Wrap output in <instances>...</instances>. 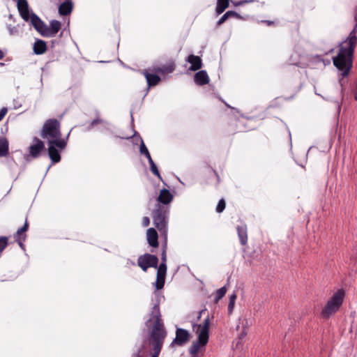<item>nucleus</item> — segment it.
<instances>
[{
  "label": "nucleus",
  "mask_w": 357,
  "mask_h": 357,
  "mask_svg": "<svg viewBox=\"0 0 357 357\" xmlns=\"http://www.w3.org/2000/svg\"><path fill=\"white\" fill-rule=\"evenodd\" d=\"M17 9L19 10L20 16L25 20H29V10L28 2L26 0H17Z\"/></svg>",
  "instance_id": "f8f14e48"
},
{
  "label": "nucleus",
  "mask_w": 357,
  "mask_h": 357,
  "mask_svg": "<svg viewBox=\"0 0 357 357\" xmlns=\"http://www.w3.org/2000/svg\"><path fill=\"white\" fill-rule=\"evenodd\" d=\"M28 229V224L26 222L24 225L20 229L17 230L16 233V238L17 240L19 241V245L20 247H22V241L24 240L25 238V234L24 233Z\"/></svg>",
  "instance_id": "412c9836"
},
{
  "label": "nucleus",
  "mask_w": 357,
  "mask_h": 357,
  "mask_svg": "<svg viewBox=\"0 0 357 357\" xmlns=\"http://www.w3.org/2000/svg\"><path fill=\"white\" fill-rule=\"evenodd\" d=\"M146 157L147 158L149 163L153 162L149 153H147V155H146Z\"/></svg>",
  "instance_id": "e433bc0d"
},
{
  "label": "nucleus",
  "mask_w": 357,
  "mask_h": 357,
  "mask_svg": "<svg viewBox=\"0 0 357 357\" xmlns=\"http://www.w3.org/2000/svg\"><path fill=\"white\" fill-rule=\"evenodd\" d=\"M190 339V333L188 331L179 328L176 331V338L173 341L172 344H177L178 345H183V344L188 342Z\"/></svg>",
  "instance_id": "9b49d317"
},
{
  "label": "nucleus",
  "mask_w": 357,
  "mask_h": 357,
  "mask_svg": "<svg viewBox=\"0 0 357 357\" xmlns=\"http://www.w3.org/2000/svg\"><path fill=\"white\" fill-rule=\"evenodd\" d=\"M144 75L146 79L147 83L149 86H155L156 85L160 80V78L159 76L149 73L146 71L144 72Z\"/></svg>",
  "instance_id": "aec40b11"
},
{
  "label": "nucleus",
  "mask_w": 357,
  "mask_h": 357,
  "mask_svg": "<svg viewBox=\"0 0 357 357\" xmlns=\"http://www.w3.org/2000/svg\"><path fill=\"white\" fill-rule=\"evenodd\" d=\"M29 20L34 28L42 35L44 36V31L46 24L34 13L29 16Z\"/></svg>",
  "instance_id": "ddd939ff"
},
{
  "label": "nucleus",
  "mask_w": 357,
  "mask_h": 357,
  "mask_svg": "<svg viewBox=\"0 0 357 357\" xmlns=\"http://www.w3.org/2000/svg\"><path fill=\"white\" fill-rule=\"evenodd\" d=\"M357 38L355 31H352L348 38L340 45L337 55L333 58L334 66L340 72L342 77L349 74L352 67V56L356 44Z\"/></svg>",
  "instance_id": "f03ea898"
},
{
  "label": "nucleus",
  "mask_w": 357,
  "mask_h": 357,
  "mask_svg": "<svg viewBox=\"0 0 357 357\" xmlns=\"http://www.w3.org/2000/svg\"><path fill=\"white\" fill-rule=\"evenodd\" d=\"M8 153V143L6 139H0V156H5Z\"/></svg>",
  "instance_id": "5701e85b"
},
{
  "label": "nucleus",
  "mask_w": 357,
  "mask_h": 357,
  "mask_svg": "<svg viewBox=\"0 0 357 357\" xmlns=\"http://www.w3.org/2000/svg\"><path fill=\"white\" fill-rule=\"evenodd\" d=\"M153 222L154 225L160 231L164 234L166 233L167 222L165 220V215L163 213L160 211H155L153 215Z\"/></svg>",
  "instance_id": "0eeeda50"
},
{
  "label": "nucleus",
  "mask_w": 357,
  "mask_h": 357,
  "mask_svg": "<svg viewBox=\"0 0 357 357\" xmlns=\"http://www.w3.org/2000/svg\"><path fill=\"white\" fill-rule=\"evenodd\" d=\"M8 245V238L6 237H0V252L3 250Z\"/></svg>",
  "instance_id": "c756f323"
},
{
  "label": "nucleus",
  "mask_w": 357,
  "mask_h": 357,
  "mask_svg": "<svg viewBox=\"0 0 357 357\" xmlns=\"http://www.w3.org/2000/svg\"><path fill=\"white\" fill-rule=\"evenodd\" d=\"M225 208V202L223 199H220L217 205L216 211L218 213H221Z\"/></svg>",
  "instance_id": "c85d7f7f"
},
{
  "label": "nucleus",
  "mask_w": 357,
  "mask_h": 357,
  "mask_svg": "<svg viewBox=\"0 0 357 357\" xmlns=\"http://www.w3.org/2000/svg\"><path fill=\"white\" fill-rule=\"evenodd\" d=\"M226 287H223L216 291L215 293V301L218 302L226 294Z\"/></svg>",
  "instance_id": "cd10ccee"
},
{
  "label": "nucleus",
  "mask_w": 357,
  "mask_h": 357,
  "mask_svg": "<svg viewBox=\"0 0 357 357\" xmlns=\"http://www.w3.org/2000/svg\"><path fill=\"white\" fill-rule=\"evenodd\" d=\"M137 263L144 271H146L149 267L157 268L158 259L155 255L146 254L139 257Z\"/></svg>",
  "instance_id": "423d86ee"
},
{
  "label": "nucleus",
  "mask_w": 357,
  "mask_h": 357,
  "mask_svg": "<svg viewBox=\"0 0 357 357\" xmlns=\"http://www.w3.org/2000/svg\"><path fill=\"white\" fill-rule=\"evenodd\" d=\"M229 6V0H218L216 12L221 14Z\"/></svg>",
  "instance_id": "4be33fe9"
},
{
  "label": "nucleus",
  "mask_w": 357,
  "mask_h": 357,
  "mask_svg": "<svg viewBox=\"0 0 357 357\" xmlns=\"http://www.w3.org/2000/svg\"><path fill=\"white\" fill-rule=\"evenodd\" d=\"M33 49L36 54H43L47 50V45L45 41L37 40L33 44Z\"/></svg>",
  "instance_id": "a211bd4d"
},
{
  "label": "nucleus",
  "mask_w": 357,
  "mask_h": 357,
  "mask_svg": "<svg viewBox=\"0 0 357 357\" xmlns=\"http://www.w3.org/2000/svg\"><path fill=\"white\" fill-rule=\"evenodd\" d=\"M73 8L72 2L70 1L61 3L59 7V12L61 15H67L71 13Z\"/></svg>",
  "instance_id": "6ab92c4d"
},
{
  "label": "nucleus",
  "mask_w": 357,
  "mask_h": 357,
  "mask_svg": "<svg viewBox=\"0 0 357 357\" xmlns=\"http://www.w3.org/2000/svg\"><path fill=\"white\" fill-rule=\"evenodd\" d=\"M236 15V13L234 12V11H227L226 13H225L221 17L220 19L217 22V24L218 26H220L222 24H223L228 17H231V16H234Z\"/></svg>",
  "instance_id": "bb28decb"
},
{
  "label": "nucleus",
  "mask_w": 357,
  "mask_h": 357,
  "mask_svg": "<svg viewBox=\"0 0 357 357\" xmlns=\"http://www.w3.org/2000/svg\"><path fill=\"white\" fill-rule=\"evenodd\" d=\"M344 298V291L339 289L328 300L326 306L322 310L321 315L324 318H328L335 313L340 307Z\"/></svg>",
  "instance_id": "39448f33"
},
{
  "label": "nucleus",
  "mask_w": 357,
  "mask_h": 357,
  "mask_svg": "<svg viewBox=\"0 0 357 357\" xmlns=\"http://www.w3.org/2000/svg\"><path fill=\"white\" fill-rule=\"evenodd\" d=\"M264 22L266 23L268 26H271L274 24L273 21H269V20L264 21Z\"/></svg>",
  "instance_id": "4c0bfd02"
},
{
  "label": "nucleus",
  "mask_w": 357,
  "mask_h": 357,
  "mask_svg": "<svg viewBox=\"0 0 357 357\" xmlns=\"http://www.w3.org/2000/svg\"><path fill=\"white\" fill-rule=\"evenodd\" d=\"M3 53L0 50V59H3Z\"/></svg>",
  "instance_id": "58836bf2"
},
{
  "label": "nucleus",
  "mask_w": 357,
  "mask_h": 357,
  "mask_svg": "<svg viewBox=\"0 0 357 357\" xmlns=\"http://www.w3.org/2000/svg\"><path fill=\"white\" fill-rule=\"evenodd\" d=\"M166 257H166V252H165V251L164 250V251L162 252V263H165V264H166V260H167V258H166Z\"/></svg>",
  "instance_id": "c9c22d12"
},
{
  "label": "nucleus",
  "mask_w": 357,
  "mask_h": 357,
  "mask_svg": "<svg viewBox=\"0 0 357 357\" xmlns=\"http://www.w3.org/2000/svg\"><path fill=\"white\" fill-rule=\"evenodd\" d=\"M61 22L57 20L50 22V26H45L44 36L45 37H54L61 29Z\"/></svg>",
  "instance_id": "9d476101"
},
{
  "label": "nucleus",
  "mask_w": 357,
  "mask_h": 357,
  "mask_svg": "<svg viewBox=\"0 0 357 357\" xmlns=\"http://www.w3.org/2000/svg\"><path fill=\"white\" fill-rule=\"evenodd\" d=\"M146 236H147V241H148L149 244L153 248L158 247V234H157L155 229L153 228H149L147 230Z\"/></svg>",
  "instance_id": "4468645a"
},
{
  "label": "nucleus",
  "mask_w": 357,
  "mask_h": 357,
  "mask_svg": "<svg viewBox=\"0 0 357 357\" xmlns=\"http://www.w3.org/2000/svg\"><path fill=\"white\" fill-rule=\"evenodd\" d=\"M237 230L241 244L245 245L247 243L246 229L243 227H238Z\"/></svg>",
  "instance_id": "b1692460"
},
{
  "label": "nucleus",
  "mask_w": 357,
  "mask_h": 357,
  "mask_svg": "<svg viewBox=\"0 0 357 357\" xmlns=\"http://www.w3.org/2000/svg\"><path fill=\"white\" fill-rule=\"evenodd\" d=\"M41 136L48 141V154L52 162H59V150L63 149L66 146V140L61 139L59 122L56 119L47 120L43 127Z\"/></svg>",
  "instance_id": "f257e3e1"
},
{
  "label": "nucleus",
  "mask_w": 357,
  "mask_h": 357,
  "mask_svg": "<svg viewBox=\"0 0 357 357\" xmlns=\"http://www.w3.org/2000/svg\"><path fill=\"white\" fill-rule=\"evenodd\" d=\"M236 298H237V296H236V294H232L229 296V304H228V312H229V314H231L232 312H233Z\"/></svg>",
  "instance_id": "a878e982"
},
{
  "label": "nucleus",
  "mask_w": 357,
  "mask_h": 357,
  "mask_svg": "<svg viewBox=\"0 0 357 357\" xmlns=\"http://www.w3.org/2000/svg\"><path fill=\"white\" fill-rule=\"evenodd\" d=\"M187 61L191 64L190 70L192 71L197 70L202 68V60L200 57L195 55H190Z\"/></svg>",
  "instance_id": "2eb2a0df"
},
{
  "label": "nucleus",
  "mask_w": 357,
  "mask_h": 357,
  "mask_svg": "<svg viewBox=\"0 0 357 357\" xmlns=\"http://www.w3.org/2000/svg\"><path fill=\"white\" fill-rule=\"evenodd\" d=\"M149 321H153L154 323L150 337V344L152 345L153 350L151 357H158L166 335L163 325L160 319L158 306L155 305L153 307L151 317Z\"/></svg>",
  "instance_id": "7ed1b4c3"
},
{
  "label": "nucleus",
  "mask_w": 357,
  "mask_h": 357,
  "mask_svg": "<svg viewBox=\"0 0 357 357\" xmlns=\"http://www.w3.org/2000/svg\"><path fill=\"white\" fill-rule=\"evenodd\" d=\"M140 152L142 154H144L145 155H147V153H149L146 146L142 144L140 146Z\"/></svg>",
  "instance_id": "473e14b6"
},
{
  "label": "nucleus",
  "mask_w": 357,
  "mask_h": 357,
  "mask_svg": "<svg viewBox=\"0 0 357 357\" xmlns=\"http://www.w3.org/2000/svg\"><path fill=\"white\" fill-rule=\"evenodd\" d=\"M45 145L43 142L37 137L33 140V144L29 146V153L33 158L39 156L40 151L44 150Z\"/></svg>",
  "instance_id": "1a4fd4ad"
},
{
  "label": "nucleus",
  "mask_w": 357,
  "mask_h": 357,
  "mask_svg": "<svg viewBox=\"0 0 357 357\" xmlns=\"http://www.w3.org/2000/svg\"><path fill=\"white\" fill-rule=\"evenodd\" d=\"M210 319L206 317L203 323L193 326L197 340L192 342L189 348L190 357H199V354L203 351L209 338Z\"/></svg>",
  "instance_id": "20e7f679"
},
{
  "label": "nucleus",
  "mask_w": 357,
  "mask_h": 357,
  "mask_svg": "<svg viewBox=\"0 0 357 357\" xmlns=\"http://www.w3.org/2000/svg\"><path fill=\"white\" fill-rule=\"evenodd\" d=\"M167 272V265L165 263H161L158 268L157 279L155 282V287L157 289H160L163 287L165 283V278Z\"/></svg>",
  "instance_id": "6e6552de"
},
{
  "label": "nucleus",
  "mask_w": 357,
  "mask_h": 357,
  "mask_svg": "<svg viewBox=\"0 0 357 357\" xmlns=\"http://www.w3.org/2000/svg\"><path fill=\"white\" fill-rule=\"evenodd\" d=\"M172 199V195L166 189H162L160 192V195L158 197V201L164 204H169Z\"/></svg>",
  "instance_id": "f3484780"
},
{
  "label": "nucleus",
  "mask_w": 357,
  "mask_h": 357,
  "mask_svg": "<svg viewBox=\"0 0 357 357\" xmlns=\"http://www.w3.org/2000/svg\"><path fill=\"white\" fill-rule=\"evenodd\" d=\"M174 68V65L173 63H171L168 64L167 66H163L162 68H156L155 71L158 73H162V74L170 73L173 72Z\"/></svg>",
  "instance_id": "393cba45"
},
{
  "label": "nucleus",
  "mask_w": 357,
  "mask_h": 357,
  "mask_svg": "<svg viewBox=\"0 0 357 357\" xmlns=\"http://www.w3.org/2000/svg\"><path fill=\"white\" fill-rule=\"evenodd\" d=\"M8 109L6 107H3L0 111V121L3 119V118L6 116Z\"/></svg>",
  "instance_id": "2f4dec72"
},
{
  "label": "nucleus",
  "mask_w": 357,
  "mask_h": 357,
  "mask_svg": "<svg viewBox=\"0 0 357 357\" xmlns=\"http://www.w3.org/2000/svg\"><path fill=\"white\" fill-rule=\"evenodd\" d=\"M149 165H150L151 171L153 172V174H155V176H158L159 178H160V173H159L158 169L155 164L154 163V162L149 163Z\"/></svg>",
  "instance_id": "7c9ffc66"
},
{
  "label": "nucleus",
  "mask_w": 357,
  "mask_h": 357,
  "mask_svg": "<svg viewBox=\"0 0 357 357\" xmlns=\"http://www.w3.org/2000/svg\"><path fill=\"white\" fill-rule=\"evenodd\" d=\"M8 29L10 35H15L17 32V29L15 26H8Z\"/></svg>",
  "instance_id": "72a5a7b5"
},
{
  "label": "nucleus",
  "mask_w": 357,
  "mask_h": 357,
  "mask_svg": "<svg viewBox=\"0 0 357 357\" xmlns=\"http://www.w3.org/2000/svg\"><path fill=\"white\" fill-rule=\"evenodd\" d=\"M142 225L144 227H147L149 226V223H150V220H149V218L148 217H144L142 218Z\"/></svg>",
  "instance_id": "f704fd0d"
},
{
  "label": "nucleus",
  "mask_w": 357,
  "mask_h": 357,
  "mask_svg": "<svg viewBox=\"0 0 357 357\" xmlns=\"http://www.w3.org/2000/svg\"><path fill=\"white\" fill-rule=\"evenodd\" d=\"M195 82L199 85H204L209 82L208 76L206 71L201 70L195 75Z\"/></svg>",
  "instance_id": "dca6fc26"
}]
</instances>
